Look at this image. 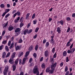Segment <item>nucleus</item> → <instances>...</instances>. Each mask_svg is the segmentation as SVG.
<instances>
[{
	"mask_svg": "<svg viewBox=\"0 0 75 75\" xmlns=\"http://www.w3.org/2000/svg\"><path fill=\"white\" fill-rule=\"evenodd\" d=\"M56 66H57V62H55L54 63L52 64L51 67V69H50L49 72V74H53L55 71V69Z\"/></svg>",
	"mask_w": 75,
	"mask_h": 75,
	"instance_id": "nucleus-1",
	"label": "nucleus"
},
{
	"mask_svg": "<svg viewBox=\"0 0 75 75\" xmlns=\"http://www.w3.org/2000/svg\"><path fill=\"white\" fill-rule=\"evenodd\" d=\"M33 72L35 74H36L37 75H39V71H38V67L37 66H35L33 70Z\"/></svg>",
	"mask_w": 75,
	"mask_h": 75,
	"instance_id": "nucleus-2",
	"label": "nucleus"
},
{
	"mask_svg": "<svg viewBox=\"0 0 75 75\" xmlns=\"http://www.w3.org/2000/svg\"><path fill=\"white\" fill-rule=\"evenodd\" d=\"M8 68L9 67L8 66H6L5 67L4 70L3 72L4 75H7V72L8 71Z\"/></svg>",
	"mask_w": 75,
	"mask_h": 75,
	"instance_id": "nucleus-3",
	"label": "nucleus"
},
{
	"mask_svg": "<svg viewBox=\"0 0 75 75\" xmlns=\"http://www.w3.org/2000/svg\"><path fill=\"white\" fill-rule=\"evenodd\" d=\"M75 51V48H73L72 49L68 50L67 51V52L68 54H73V52H74Z\"/></svg>",
	"mask_w": 75,
	"mask_h": 75,
	"instance_id": "nucleus-4",
	"label": "nucleus"
},
{
	"mask_svg": "<svg viewBox=\"0 0 75 75\" xmlns=\"http://www.w3.org/2000/svg\"><path fill=\"white\" fill-rule=\"evenodd\" d=\"M15 33H18L19 34L21 33V32H20V28H17L16 29L15 31Z\"/></svg>",
	"mask_w": 75,
	"mask_h": 75,
	"instance_id": "nucleus-5",
	"label": "nucleus"
},
{
	"mask_svg": "<svg viewBox=\"0 0 75 75\" xmlns=\"http://www.w3.org/2000/svg\"><path fill=\"white\" fill-rule=\"evenodd\" d=\"M48 54H49V52H48V50H46L45 52V56L46 57H47L48 56Z\"/></svg>",
	"mask_w": 75,
	"mask_h": 75,
	"instance_id": "nucleus-6",
	"label": "nucleus"
},
{
	"mask_svg": "<svg viewBox=\"0 0 75 75\" xmlns=\"http://www.w3.org/2000/svg\"><path fill=\"white\" fill-rule=\"evenodd\" d=\"M13 29V26L11 25L9 26L8 28V30L9 31H12Z\"/></svg>",
	"mask_w": 75,
	"mask_h": 75,
	"instance_id": "nucleus-7",
	"label": "nucleus"
},
{
	"mask_svg": "<svg viewBox=\"0 0 75 75\" xmlns=\"http://www.w3.org/2000/svg\"><path fill=\"white\" fill-rule=\"evenodd\" d=\"M16 51L17 50H21V47L20 46L18 45L16 47H15Z\"/></svg>",
	"mask_w": 75,
	"mask_h": 75,
	"instance_id": "nucleus-8",
	"label": "nucleus"
},
{
	"mask_svg": "<svg viewBox=\"0 0 75 75\" xmlns=\"http://www.w3.org/2000/svg\"><path fill=\"white\" fill-rule=\"evenodd\" d=\"M57 31L59 34H60V33H61V28H60L59 27L57 28Z\"/></svg>",
	"mask_w": 75,
	"mask_h": 75,
	"instance_id": "nucleus-9",
	"label": "nucleus"
},
{
	"mask_svg": "<svg viewBox=\"0 0 75 75\" xmlns=\"http://www.w3.org/2000/svg\"><path fill=\"white\" fill-rule=\"evenodd\" d=\"M26 59H27V58H24L23 59V60L22 62V65H24V64H25V61H26Z\"/></svg>",
	"mask_w": 75,
	"mask_h": 75,
	"instance_id": "nucleus-10",
	"label": "nucleus"
},
{
	"mask_svg": "<svg viewBox=\"0 0 75 75\" xmlns=\"http://www.w3.org/2000/svg\"><path fill=\"white\" fill-rule=\"evenodd\" d=\"M33 50V46L32 45L30 46L29 48V51H31Z\"/></svg>",
	"mask_w": 75,
	"mask_h": 75,
	"instance_id": "nucleus-11",
	"label": "nucleus"
},
{
	"mask_svg": "<svg viewBox=\"0 0 75 75\" xmlns=\"http://www.w3.org/2000/svg\"><path fill=\"white\" fill-rule=\"evenodd\" d=\"M28 29H26L25 30H24L23 32V34L24 35H25L27 33L28 34Z\"/></svg>",
	"mask_w": 75,
	"mask_h": 75,
	"instance_id": "nucleus-12",
	"label": "nucleus"
},
{
	"mask_svg": "<svg viewBox=\"0 0 75 75\" xmlns=\"http://www.w3.org/2000/svg\"><path fill=\"white\" fill-rule=\"evenodd\" d=\"M50 67H48L46 70V72H50Z\"/></svg>",
	"mask_w": 75,
	"mask_h": 75,
	"instance_id": "nucleus-13",
	"label": "nucleus"
},
{
	"mask_svg": "<svg viewBox=\"0 0 75 75\" xmlns=\"http://www.w3.org/2000/svg\"><path fill=\"white\" fill-rule=\"evenodd\" d=\"M63 55L64 57H65L67 55V52L66 51H64L63 53Z\"/></svg>",
	"mask_w": 75,
	"mask_h": 75,
	"instance_id": "nucleus-14",
	"label": "nucleus"
},
{
	"mask_svg": "<svg viewBox=\"0 0 75 75\" xmlns=\"http://www.w3.org/2000/svg\"><path fill=\"white\" fill-rule=\"evenodd\" d=\"M30 51H28V52H26L25 53V58H27V56H28V55H29V54H30Z\"/></svg>",
	"mask_w": 75,
	"mask_h": 75,
	"instance_id": "nucleus-15",
	"label": "nucleus"
},
{
	"mask_svg": "<svg viewBox=\"0 0 75 75\" xmlns=\"http://www.w3.org/2000/svg\"><path fill=\"white\" fill-rule=\"evenodd\" d=\"M6 52H4L2 54V57L3 58H4L6 57Z\"/></svg>",
	"mask_w": 75,
	"mask_h": 75,
	"instance_id": "nucleus-16",
	"label": "nucleus"
},
{
	"mask_svg": "<svg viewBox=\"0 0 75 75\" xmlns=\"http://www.w3.org/2000/svg\"><path fill=\"white\" fill-rule=\"evenodd\" d=\"M8 25V22H6V23H4L3 25L4 28L5 27H6Z\"/></svg>",
	"mask_w": 75,
	"mask_h": 75,
	"instance_id": "nucleus-17",
	"label": "nucleus"
},
{
	"mask_svg": "<svg viewBox=\"0 0 75 75\" xmlns=\"http://www.w3.org/2000/svg\"><path fill=\"white\" fill-rule=\"evenodd\" d=\"M23 55V52H20L19 53L18 57H21V56Z\"/></svg>",
	"mask_w": 75,
	"mask_h": 75,
	"instance_id": "nucleus-18",
	"label": "nucleus"
},
{
	"mask_svg": "<svg viewBox=\"0 0 75 75\" xmlns=\"http://www.w3.org/2000/svg\"><path fill=\"white\" fill-rule=\"evenodd\" d=\"M14 42H12L11 43V45L9 47L10 49H11L12 48H13V47L14 46Z\"/></svg>",
	"mask_w": 75,
	"mask_h": 75,
	"instance_id": "nucleus-19",
	"label": "nucleus"
},
{
	"mask_svg": "<svg viewBox=\"0 0 75 75\" xmlns=\"http://www.w3.org/2000/svg\"><path fill=\"white\" fill-rule=\"evenodd\" d=\"M15 55H16V52H14L13 53L12 55L11 56V58L13 59V58L15 57Z\"/></svg>",
	"mask_w": 75,
	"mask_h": 75,
	"instance_id": "nucleus-20",
	"label": "nucleus"
},
{
	"mask_svg": "<svg viewBox=\"0 0 75 75\" xmlns=\"http://www.w3.org/2000/svg\"><path fill=\"white\" fill-rule=\"evenodd\" d=\"M58 23H60L61 25H63L64 24V21L61 20L60 21H58Z\"/></svg>",
	"mask_w": 75,
	"mask_h": 75,
	"instance_id": "nucleus-21",
	"label": "nucleus"
},
{
	"mask_svg": "<svg viewBox=\"0 0 75 75\" xmlns=\"http://www.w3.org/2000/svg\"><path fill=\"white\" fill-rule=\"evenodd\" d=\"M71 45V42H68L66 44V47H69Z\"/></svg>",
	"mask_w": 75,
	"mask_h": 75,
	"instance_id": "nucleus-22",
	"label": "nucleus"
},
{
	"mask_svg": "<svg viewBox=\"0 0 75 75\" xmlns=\"http://www.w3.org/2000/svg\"><path fill=\"white\" fill-rule=\"evenodd\" d=\"M52 44H54L55 42H54V40L53 39H51L50 40Z\"/></svg>",
	"mask_w": 75,
	"mask_h": 75,
	"instance_id": "nucleus-23",
	"label": "nucleus"
},
{
	"mask_svg": "<svg viewBox=\"0 0 75 75\" xmlns=\"http://www.w3.org/2000/svg\"><path fill=\"white\" fill-rule=\"evenodd\" d=\"M23 20H24V18H23V17H21L20 20V22H21L22 23V22L23 21Z\"/></svg>",
	"mask_w": 75,
	"mask_h": 75,
	"instance_id": "nucleus-24",
	"label": "nucleus"
},
{
	"mask_svg": "<svg viewBox=\"0 0 75 75\" xmlns=\"http://www.w3.org/2000/svg\"><path fill=\"white\" fill-rule=\"evenodd\" d=\"M38 45H36L35 48V51H37V50H38Z\"/></svg>",
	"mask_w": 75,
	"mask_h": 75,
	"instance_id": "nucleus-25",
	"label": "nucleus"
},
{
	"mask_svg": "<svg viewBox=\"0 0 75 75\" xmlns=\"http://www.w3.org/2000/svg\"><path fill=\"white\" fill-rule=\"evenodd\" d=\"M33 31V29H30L28 31V34H31V32Z\"/></svg>",
	"mask_w": 75,
	"mask_h": 75,
	"instance_id": "nucleus-26",
	"label": "nucleus"
},
{
	"mask_svg": "<svg viewBox=\"0 0 75 75\" xmlns=\"http://www.w3.org/2000/svg\"><path fill=\"white\" fill-rule=\"evenodd\" d=\"M5 50L7 52H8V51H9L8 47V46H5Z\"/></svg>",
	"mask_w": 75,
	"mask_h": 75,
	"instance_id": "nucleus-27",
	"label": "nucleus"
},
{
	"mask_svg": "<svg viewBox=\"0 0 75 75\" xmlns=\"http://www.w3.org/2000/svg\"><path fill=\"white\" fill-rule=\"evenodd\" d=\"M39 28H36L35 30V33H38V31L39 30Z\"/></svg>",
	"mask_w": 75,
	"mask_h": 75,
	"instance_id": "nucleus-28",
	"label": "nucleus"
},
{
	"mask_svg": "<svg viewBox=\"0 0 75 75\" xmlns=\"http://www.w3.org/2000/svg\"><path fill=\"white\" fill-rule=\"evenodd\" d=\"M10 9H6L5 10V12L7 13H8V12H9L10 11Z\"/></svg>",
	"mask_w": 75,
	"mask_h": 75,
	"instance_id": "nucleus-29",
	"label": "nucleus"
},
{
	"mask_svg": "<svg viewBox=\"0 0 75 75\" xmlns=\"http://www.w3.org/2000/svg\"><path fill=\"white\" fill-rule=\"evenodd\" d=\"M13 61V59L11 58L9 60V62L10 64H12L11 62Z\"/></svg>",
	"mask_w": 75,
	"mask_h": 75,
	"instance_id": "nucleus-30",
	"label": "nucleus"
},
{
	"mask_svg": "<svg viewBox=\"0 0 75 75\" xmlns=\"http://www.w3.org/2000/svg\"><path fill=\"white\" fill-rule=\"evenodd\" d=\"M68 67L66 66L65 67L64 71L65 72H67V71H68Z\"/></svg>",
	"mask_w": 75,
	"mask_h": 75,
	"instance_id": "nucleus-31",
	"label": "nucleus"
},
{
	"mask_svg": "<svg viewBox=\"0 0 75 75\" xmlns=\"http://www.w3.org/2000/svg\"><path fill=\"white\" fill-rule=\"evenodd\" d=\"M0 6L1 8H4L5 7L4 4H1Z\"/></svg>",
	"mask_w": 75,
	"mask_h": 75,
	"instance_id": "nucleus-32",
	"label": "nucleus"
},
{
	"mask_svg": "<svg viewBox=\"0 0 75 75\" xmlns=\"http://www.w3.org/2000/svg\"><path fill=\"white\" fill-rule=\"evenodd\" d=\"M7 40H4L2 42V44H3L5 45L6 44H7Z\"/></svg>",
	"mask_w": 75,
	"mask_h": 75,
	"instance_id": "nucleus-33",
	"label": "nucleus"
},
{
	"mask_svg": "<svg viewBox=\"0 0 75 75\" xmlns=\"http://www.w3.org/2000/svg\"><path fill=\"white\" fill-rule=\"evenodd\" d=\"M16 66H15V65H13V71H14L15 70H16Z\"/></svg>",
	"mask_w": 75,
	"mask_h": 75,
	"instance_id": "nucleus-34",
	"label": "nucleus"
},
{
	"mask_svg": "<svg viewBox=\"0 0 75 75\" xmlns=\"http://www.w3.org/2000/svg\"><path fill=\"white\" fill-rule=\"evenodd\" d=\"M33 24H37V20H35L33 21Z\"/></svg>",
	"mask_w": 75,
	"mask_h": 75,
	"instance_id": "nucleus-35",
	"label": "nucleus"
},
{
	"mask_svg": "<svg viewBox=\"0 0 75 75\" xmlns=\"http://www.w3.org/2000/svg\"><path fill=\"white\" fill-rule=\"evenodd\" d=\"M49 45H50V43H49V42H46L45 45L46 47H48L49 46Z\"/></svg>",
	"mask_w": 75,
	"mask_h": 75,
	"instance_id": "nucleus-36",
	"label": "nucleus"
},
{
	"mask_svg": "<svg viewBox=\"0 0 75 75\" xmlns=\"http://www.w3.org/2000/svg\"><path fill=\"white\" fill-rule=\"evenodd\" d=\"M24 23L22 22H21L20 24V28H21L23 25H24Z\"/></svg>",
	"mask_w": 75,
	"mask_h": 75,
	"instance_id": "nucleus-37",
	"label": "nucleus"
},
{
	"mask_svg": "<svg viewBox=\"0 0 75 75\" xmlns=\"http://www.w3.org/2000/svg\"><path fill=\"white\" fill-rule=\"evenodd\" d=\"M53 62L54 58H51V57L50 59V62Z\"/></svg>",
	"mask_w": 75,
	"mask_h": 75,
	"instance_id": "nucleus-38",
	"label": "nucleus"
},
{
	"mask_svg": "<svg viewBox=\"0 0 75 75\" xmlns=\"http://www.w3.org/2000/svg\"><path fill=\"white\" fill-rule=\"evenodd\" d=\"M41 67H42V68L43 69L44 68H45V63H43L42 64Z\"/></svg>",
	"mask_w": 75,
	"mask_h": 75,
	"instance_id": "nucleus-39",
	"label": "nucleus"
},
{
	"mask_svg": "<svg viewBox=\"0 0 75 75\" xmlns=\"http://www.w3.org/2000/svg\"><path fill=\"white\" fill-rule=\"evenodd\" d=\"M18 60H19L18 59H16L15 60V62L16 64H18Z\"/></svg>",
	"mask_w": 75,
	"mask_h": 75,
	"instance_id": "nucleus-40",
	"label": "nucleus"
},
{
	"mask_svg": "<svg viewBox=\"0 0 75 75\" xmlns=\"http://www.w3.org/2000/svg\"><path fill=\"white\" fill-rule=\"evenodd\" d=\"M70 30H71V28H70L69 27H68V29L67 32V33H69V32L70 31Z\"/></svg>",
	"mask_w": 75,
	"mask_h": 75,
	"instance_id": "nucleus-41",
	"label": "nucleus"
},
{
	"mask_svg": "<svg viewBox=\"0 0 75 75\" xmlns=\"http://www.w3.org/2000/svg\"><path fill=\"white\" fill-rule=\"evenodd\" d=\"M66 20L67 21H71V18H70V17H67V18H66Z\"/></svg>",
	"mask_w": 75,
	"mask_h": 75,
	"instance_id": "nucleus-42",
	"label": "nucleus"
},
{
	"mask_svg": "<svg viewBox=\"0 0 75 75\" xmlns=\"http://www.w3.org/2000/svg\"><path fill=\"white\" fill-rule=\"evenodd\" d=\"M35 14L34 13L32 16V18L34 19L35 18Z\"/></svg>",
	"mask_w": 75,
	"mask_h": 75,
	"instance_id": "nucleus-43",
	"label": "nucleus"
},
{
	"mask_svg": "<svg viewBox=\"0 0 75 75\" xmlns=\"http://www.w3.org/2000/svg\"><path fill=\"white\" fill-rule=\"evenodd\" d=\"M21 42H23V40H22V39L21 38H20L18 41L19 43H21Z\"/></svg>",
	"mask_w": 75,
	"mask_h": 75,
	"instance_id": "nucleus-44",
	"label": "nucleus"
},
{
	"mask_svg": "<svg viewBox=\"0 0 75 75\" xmlns=\"http://www.w3.org/2000/svg\"><path fill=\"white\" fill-rule=\"evenodd\" d=\"M63 65H64V62H62L60 64V67H62V66H63Z\"/></svg>",
	"mask_w": 75,
	"mask_h": 75,
	"instance_id": "nucleus-45",
	"label": "nucleus"
},
{
	"mask_svg": "<svg viewBox=\"0 0 75 75\" xmlns=\"http://www.w3.org/2000/svg\"><path fill=\"white\" fill-rule=\"evenodd\" d=\"M10 13H8L5 16V18H7L8 17H9V16H10Z\"/></svg>",
	"mask_w": 75,
	"mask_h": 75,
	"instance_id": "nucleus-46",
	"label": "nucleus"
},
{
	"mask_svg": "<svg viewBox=\"0 0 75 75\" xmlns=\"http://www.w3.org/2000/svg\"><path fill=\"white\" fill-rule=\"evenodd\" d=\"M16 13L17 16H20V14H21V13H20V12L19 11L17 12Z\"/></svg>",
	"mask_w": 75,
	"mask_h": 75,
	"instance_id": "nucleus-47",
	"label": "nucleus"
},
{
	"mask_svg": "<svg viewBox=\"0 0 75 75\" xmlns=\"http://www.w3.org/2000/svg\"><path fill=\"white\" fill-rule=\"evenodd\" d=\"M10 53L8 52L6 56V57L7 58V57H8L10 56Z\"/></svg>",
	"mask_w": 75,
	"mask_h": 75,
	"instance_id": "nucleus-48",
	"label": "nucleus"
},
{
	"mask_svg": "<svg viewBox=\"0 0 75 75\" xmlns=\"http://www.w3.org/2000/svg\"><path fill=\"white\" fill-rule=\"evenodd\" d=\"M3 47H4L3 45L0 46V50H2L3 49Z\"/></svg>",
	"mask_w": 75,
	"mask_h": 75,
	"instance_id": "nucleus-49",
	"label": "nucleus"
},
{
	"mask_svg": "<svg viewBox=\"0 0 75 75\" xmlns=\"http://www.w3.org/2000/svg\"><path fill=\"white\" fill-rule=\"evenodd\" d=\"M57 57V54H56V52L53 55V58H55Z\"/></svg>",
	"mask_w": 75,
	"mask_h": 75,
	"instance_id": "nucleus-50",
	"label": "nucleus"
},
{
	"mask_svg": "<svg viewBox=\"0 0 75 75\" xmlns=\"http://www.w3.org/2000/svg\"><path fill=\"white\" fill-rule=\"evenodd\" d=\"M5 33H6V31L5 30H4L3 31L2 33V35L3 36L4 34H5Z\"/></svg>",
	"mask_w": 75,
	"mask_h": 75,
	"instance_id": "nucleus-51",
	"label": "nucleus"
},
{
	"mask_svg": "<svg viewBox=\"0 0 75 75\" xmlns=\"http://www.w3.org/2000/svg\"><path fill=\"white\" fill-rule=\"evenodd\" d=\"M33 56L35 58H36L37 57V54L35 53H34L33 54Z\"/></svg>",
	"mask_w": 75,
	"mask_h": 75,
	"instance_id": "nucleus-52",
	"label": "nucleus"
},
{
	"mask_svg": "<svg viewBox=\"0 0 75 75\" xmlns=\"http://www.w3.org/2000/svg\"><path fill=\"white\" fill-rule=\"evenodd\" d=\"M11 45V41L10 40L9 41L8 43V46H10Z\"/></svg>",
	"mask_w": 75,
	"mask_h": 75,
	"instance_id": "nucleus-53",
	"label": "nucleus"
},
{
	"mask_svg": "<svg viewBox=\"0 0 75 75\" xmlns=\"http://www.w3.org/2000/svg\"><path fill=\"white\" fill-rule=\"evenodd\" d=\"M46 42H47V40H46V39H44L43 41V43L45 44Z\"/></svg>",
	"mask_w": 75,
	"mask_h": 75,
	"instance_id": "nucleus-54",
	"label": "nucleus"
},
{
	"mask_svg": "<svg viewBox=\"0 0 75 75\" xmlns=\"http://www.w3.org/2000/svg\"><path fill=\"white\" fill-rule=\"evenodd\" d=\"M43 59H44V58L42 57H41L40 59V62H42L43 61Z\"/></svg>",
	"mask_w": 75,
	"mask_h": 75,
	"instance_id": "nucleus-55",
	"label": "nucleus"
},
{
	"mask_svg": "<svg viewBox=\"0 0 75 75\" xmlns=\"http://www.w3.org/2000/svg\"><path fill=\"white\" fill-rule=\"evenodd\" d=\"M32 61H33V58H30V59H29V62L30 63H31V62Z\"/></svg>",
	"mask_w": 75,
	"mask_h": 75,
	"instance_id": "nucleus-56",
	"label": "nucleus"
},
{
	"mask_svg": "<svg viewBox=\"0 0 75 75\" xmlns=\"http://www.w3.org/2000/svg\"><path fill=\"white\" fill-rule=\"evenodd\" d=\"M6 13L5 12H4L2 14V16L3 17H4L6 14Z\"/></svg>",
	"mask_w": 75,
	"mask_h": 75,
	"instance_id": "nucleus-57",
	"label": "nucleus"
},
{
	"mask_svg": "<svg viewBox=\"0 0 75 75\" xmlns=\"http://www.w3.org/2000/svg\"><path fill=\"white\" fill-rule=\"evenodd\" d=\"M19 33H15V36L17 37V36H18V34H19Z\"/></svg>",
	"mask_w": 75,
	"mask_h": 75,
	"instance_id": "nucleus-58",
	"label": "nucleus"
},
{
	"mask_svg": "<svg viewBox=\"0 0 75 75\" xmlns=\"http://www.w3.org/2000/svg\"><path fill=\"white\" fill-rule=\"evenodd\" d=\"M38 35H37V34L35 35L33 37V38H34V39H35V38H37V37Z\"/></svg>",
	"mask_w": 75,
	"mask_h": 75,
	"instance_id": "nucleus-59",
	"label": "nucleus"
},
{
	"mask_svg": "<svg viewBox=\"0 0 75 75\" xmlns=\"http://www.w3.org/2000/svg\"><path fill=\"white\" fill-rule=\"evenodd\" d=\"M54 52H55V48L54 47L52 50V52L54 54Z\"/></svg>",
	"mask_w": 75,
	"mask_h": 75,
	"instance_id": "nucleus-60",
	"label": "nucleus"
},
{
	"mask_svg": "<svg viewBox=\"0 0 75 75\" xmlns=\"http://www.w3.org/2000/svg\"><path fill=\"white\" fill-rule=\"evenodd\" d=\"M33 65H34V63H30L29 65L30 67H32V66H33Z\"/></svg>",
	"mask_w": 75,
	"mask_h": 75,
	"instance_id": "nucleus-61",
	"label": "nucleus"
},
{
	"mask_svg": "<svg viewBox=\"0 0 75 75\" xmlns=\"http://www.w3.org/2000/svg\"><path fill=\"white\" fill-rule=\"evenodd\" d=\"M69 71H67V72L65 74V75H69Z\"/></svg>",
	"mask_w": 75,
	"mask_h": 75,
	"instance_id": "nucleus-62",
	"label": "nucleus"
},
{
	"mask_svg": "<svg viewBox=\"0 0 75 75\" xmlns=\"http://www.w3.org/2000/svg\"><path fill=\"white\" fill-rule=\"evenodd\" d=\"M17 16V13H15L13 15V17L14 18L15 17H16Z\"/></svg>",
	"mask_w": 75,
	"mask_h": 75,
	"instance_id": "nucleus-63",
	"label": "nucleus"
},
{
	"mask_svg": "<svg viewBox=\"0 0 75 75\" xmlns=\"http://www.w3.org/2000/svg\"><path fill=\"white\" fill-rule=\"evenodd\" d=\"M72 17H75V13H74L72 15Z\"/></svg>",
	"mask_w": 75,
	"mask_h": 75,
	"instance_id": "nucleus-64",
	"label": "nucleus"
}]
</instances>
